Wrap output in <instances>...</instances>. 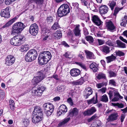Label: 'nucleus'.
<instances>
[{"instance_id": "1", "label": "nucleus", "mask_w": 127, "mask_h": 127, "mask_svg": "<svg viewBox=\"0 0 127 127\" xmlns=\"http://www.w3.org/2000/svg\"><path fill=\"white\" fill-rule=\"evenodd\" d=\"M52 56L50 52L48 51H44L39 54L38 62L41 65L46 64L51 59Z\"/></svg>"}, {"instance_id": "2", "label": "nucleus", "mask_w": 127, "mask_h": 127, "mask_svg": "<svg viewBox=\"0 0 127 127\" xmlns=\"http://www.w3.org/2000/svg\"><path fill=\"white\" fill-rule=\"evenodd\" d=\"M72 7L67 4L61 5L58 10L57 14L58 17H61L66 15L71 10Z\"/></svg>"}, {"instance_id": "3", "label": "nucleus", "mask_w": 127, "mask_h": 127, "mask_svg": "<svg viewBox=\"0 0 127 127\" xmlns=\"http://www.w3.org/2000/svg\"><path fill=\"white\" fill-rule=\"evenodd\" d=\"M25 39V38L23 35L18 34L11 39L10 43L12 45L19 46L23 43Z\"/></svg>"}, {"instance_id": "4", "label": "nucleus", "mask_w": 127, "mask_h": 127, "mask_svg": "<svg viewBox=\"0 0 127 127\" xmlns=\"http://www.w3.org/2000/svg\"><path fill=\"white\" fill-rule=\"evenodd\" d=\"M37 56L36 50L34 49H31L28 52L25 56V60L27 62H31L35 60Z\"/></svg>"}, {"instance_id": "5", "label": "nucleus", "mask_w": 127, "mask_h": 127, "mask_svg": "<svg viewBox=\"0 0 127 127\" xmlns=\"http://www.w3.org/2000/svg\"><path fill=\"white\" fill-rule=\"evenodd\" d=\"M25 27L24 24L22 22H17L13 25L12 32V33H20Z\"/></svg>"}, {"instance_id": "6", "label": "nucleus", "mask_w": 127, "mask_h": 127, "mask_svg": "<svg viewBox=\"0 0 127 127\" xmlns=\"http://www.w3.org/2000/svg\"><path fill=\"white\" fill-rule=\"evenodd\" d=\"M113 55L112 54L111 56L106 57V61L107 63H109L114 61L116 59V57L118 56H123L125 55V54L121 51L117 50L114 53Z\"/></svg>"}, {"instance_id": "7", "label": "nucleus", "mask_w": 127, "mask_h": 127, "mask_svg": "<svg viewBox=\"0 0 127 127\" xmlns=\"http://www.w3.org/2000/svg\"><path fill=\"white\" fill-rule=\"evenodd\" d=\"M45 89L46 88L43 86H38L37 89L35 87L33 88L32 92V95L36 96H40Z\"/></svg>"}, {"instance_id": "8", "label": "nucleus", "mask_w": 127, "mask_h": 127, "mask_svg": "<svg viewBox=\"0 0 127 127\" xmlns=\"http://www.w3.org/2000/svg\"><path fill=\"white\" fill-rule=\"evenodd\" d=\"M38 27L37 25L34 23L30 26L29 29V32L32 35L35 36L38 33Z\"/></svg>"}, {"instance_id": "9", "label": "nucleus", "mask_w": 127, "mask_h": 127, "mask_svg": "<svg viewBox=\"0 0 127 127\" xmlns=\"http://www.w3.org/2000/svg\"><path fill=\"white\" fill-rule=\"evenodd\" d=\"M39 75L34 77L32 80V82L34 85L36 84L43 79L45 77V75L43 74L42 72H38Z\"/></svg>"}, {"instance_id": "10", "label": "nucleus", "mask_w": 127, "mask_h": 127, "mask_svg": "<svg viewBox=\"0 0 127 127\" xmlns=\"http://www.w3.org/2000/svg\"><path fill=\"white\" fill-rule=\"evenodd\" d=\"M15 60V58L13 56L9 55L5 59V64L7 65H11L14 64Z\"/></svg>"}, {"instance_id": "11", "label": "nucleus", "mask_w": 127, "mask_h": 127, "mask_svg": "<svg viewBox=\"0 0 127 127\" xmlns=\"http://www.w3.org/2000/svg\"><path fill=\"white\" fill-rule=\"evenodd\" d=\"M106 24L108 30L111 32H113L116 31V27L114 26L112 21L107 20L106 22Z\"/></svg>"}, {"instance_id": "12", "label": "nucleus", "mask_w": 127, "mask_h": 127, "mask_svg": "<svg viewBox=\"0 0 127 127\" xmlns=\"http://www.w3.org/2000/svg\"><path fill=\"white\" fill-rule=\"evenodd\" d=\"M9 9L8 8L6 7L5 9L1 10L0 13V16L6 18H9L10 17V14Z\"/></svg>"}, {"instance_id": "13", "label": "nucleus", "mask_w": 127, "mask_h": 127, "mask_svg": "<svg viewBox=\"0 0 127 127\" xmlns=\"http://www.w3.org/2000/svg\"><path fill=\"white\" fill-rule=\"evenodd\" d=\"M67 111L66 106L64 104L61 105L58 111V114L59 116L62 114H64Z\"/></svg>"}, {"instance_id": "14", "label": "nucleus", "mask_w": 127, "mask_h": 127, "mask_svg": "<svg viewBox=\"0 0 127 127\" xmlns=\"http://www.w3.org/2000/svg\"><path fill=\"white\" fill-rule=\"evenodd\" d=\"M96 111L95 107H92L90 109L85 111L83 113L84 116H90L93 114Z\"/></svg>"}, {"instance_id": "15", "label": "nucleus", "mask_w": 127, "mask_h": 127, "mask_svg": "<svg viewBox=\"0 0 127 127\" xmlns=\"http://www.w3.org/2000/svg\"><path fill=\"white\" fill-rule=\"evenodd\" d=\"M78 113L79 110L76 108L71 109L69 111L68 116L71 117L76 116L78 115Z\"/></svg>"}, {"instance_id": "16", "label": "nucleus", "mask_w": 127, "mask_h": 127, "mask_svg": "<svg viewBox=\"0 0 127 127\" xmlns=\"http://www.w3.org/2000/svg\"><path fill=\"white\" fill-rule=\"evenodd\" d=\"M32 114L43 116L42 109L40 107L36 106L35 107Z\"/></svg>"}, {"instance_id": "17", "label": "nucleus", "mask_w": 127, "mask_h": 127, "mask_svg": "<svg viewBox=\"0 0 127 127\" xmlns=\"http://www.w3.org/2000/svg\"><path fill=\"white\" fill-rule=\"evenodd\" d=\"M33 116L32 118V122L35 124L39 123L43 119V116L35 115L32 114Z\"/></svg>"}, {"instance_id": "18", "label": "nucleus", "mask_w": 127, "mask_h": 127, "mask_svg": "<svg viewBox=\"0 0 127 127\" xmlns=\"http://www.w3.org/2000/svg\"><path fill=\"white\" fill-rule=\"evenodd\" d=\"M99 10L101 14H104L107 13L109 10V8L107 6L102 5L99 7Z\"/></svg>"}, {"instance_id": "19", "label": "nucleus", "mask_w": 127, "mask_h": 127, "mask_svg": "<svg viewBox=\"0 0 127 127\" xmlns=\"http://www.w3.org/2000/svg\"><path fill=\"white\" fill-rule=\"evenodd\" d=\"M92 90L91 87H88L86 88L84 92V95L86 98H87L92 94Z\"/></svg>"}, {"instance_id": "20", "label": "nucleus", "mask_w": 127, "mask_h": 127, "mask_svg": "<svg viewBox=\"0 0 127 127\" xmlns=\"http://www.w3.org/2000/svg\"><path fill=\"white\" fill-rule=\"evenodd\" d=\"M118 115L116 113H113L108 116V118L107 119V122L114 121L118 119Z\"/></svg>"}, {"instance_id": "21", "label": "nucleus", "mask_w": 127, "mask_h": 127, "mask_svg": "<svg viewBox=\"0 0 127 127\" xmlns=\"http://www.w3.org/2000/svg\"><path fill=\"white\" fill-rule=\"evenodd\" d=\"M70 74L72 76L76 77L80 74V71L78 69H72L70 70Z\"/></svg>"}, {"instance_id": "22", "label": "nucleus", "mask_w": 127, "mask_h": 127, "mask_svg": "<svg viewBox=\"0 0 127 127\" xmlns=\"http://www.w3.org/2000/svg\"><path fill=\"white\" fill-rule=\"evenodd\" d=\"M43 106L44 111L54 108V106L52 104L49 103H44L43 104Z\"/></svg>"}, {"instance_id": "23", "label": "nucleus", "mask_w": 127, "mask_h": 127, "mask_svg": "<svg viewBox=\"0 0 127 127\" xmlns=\"http://www.w3.org/2000/svg\"><path fill=\"white\" fill-rule=\"evenodd\" d=\"M100 49L103 54L105 55L109 53L110 52L109 47L105 45L101 47Z\"/></svg>"}, {"instance_id": "24", "label": "nucleus", "mask_w": 127, "mask_h": 127, "mask_svg": "<svg viewBox=\"0 0 127 127\" xmlns=\"http://www.w3.org/2000/svg\"><path fill=\"white\" fill-rule=\"evenodd\" d=\"M91 63L90 65V68L92 69L94 72L97 71L98 69V65L94 62H91Z\"/></svg>"}, {"instance_id": "25", "label": "nucleus", "mask_w": 127, "mask_h": 127, "mask_svg": "<svg viewBox=\"0 0 127 127\" xmlns=\"http://www.w3.org/2000/svg\"><path fill=\"white\" fill-rule=\"evenodd\" d=\"M114 96V97L112 99L111 101L112 102L117 101L119 100V99H122L123 98V97L120 95L118 92L115 93Z\"/></svg>"}, {"instance_id": "26", "label": "nucleus", "mask_w": 127, "mask_h": 127, "mask_svg": "<svg viewBox=\"0 0 127 127\" xmlns=\"http://www.w3.org/2000/svg\"><path fill=\"white\" fill-rule=\"evenodd\" d=\"M79 25H77L75 28L74 32L76 36L80 37L81 36V31L79 29Z\"/></svg>"}, {"instance_id": "27", "label": "nucleus", "mask_w": 127, "mask_h": 127, "mask_svg": "<svg viewBox=\"0 0 127 127\" xmlns=\"http://www.w3.org/2000/svg\"><path fill=\"white\" fill-rule=\"evenodd\" d=\"M81 1L82 4L83 5L86 6L88 8H91V4H93V3L91 4L86 0H80Z\"/></svg>"}, {"instance_id": "28", "label": "nucleus", "mask_w": 127, "mask_h": 127, "mask_svg": "<svg viewBox=\"0 0 127 127\" xmlns=\"http://www.w3.org/2000/svg\"><path fill=\"white\" fill-rule=\"evenodd\" d=\"M85 52L87 59H91L94 58V55L92 52L88 50H85Z\"/></svg>"}, {"instance_id": "29", "label": "nucleus", "mask_w": 127, "mask_h": 127, "mask_svg": "<svg viewBox=\"0 0 127 127\" xmlns=\"http://www.w3.org/2000/svg\"><path fill=\"white\" fill-rule=\"evenodd\" d=\"M110 88L113 91H112L110 90H109L108 93V94L109 95V99H111L112 98V96L113 95V94L114 95L115 93H116L117 92H118V91L115 90L114 88Z\"/></svg>"}, {"instance_id": "30", "label": "nucleus", "mask_w": 127, "mask_h": 127, "mask_svg": "<svg viewBox=\"0 0 127 127\" xmlns=\"http://www.w3.org/2000/svg\"><path fill=\"white\" fill-rule=\"evenodd\" d=\"M88 102L89 104L93 103L94 104L98 102L97 100V95H96L95 100V97H93L92 99L88 100Z\"/></svg>"}, {"instance_id": "31", "label": "nucleus", "mask_w": 127, "mask_h": 127, "mask_svg": "<svg viewBox=\"0 0 127 127\" xmlns=\"http://www.w3.org/2000/svg\"><path fill=\"white\" fill-rule=\"evenodd\" d=\"M116 43L118 47H119L124 48L126 47V44L119 40H117Z\"/></svg>"}, {"instance_id": "32", "label": "nucleus", "mask_w": 127, "mask_h": 127, "mask_svg": "<svg viewBox=\"0 0 127 127\" xmlns=\"http://www.w3.org/2000/svg\"><path fill=\"white\" fill-rule=\"evenodd\" d=\"M65 86L63 85L59 86L56 89V90L57 93L62 92L64 91Z\"/></svg>"}, {"instance_id": "33", "label": "nucleus", "mask_w": 127, "mask_h": 127, "mask_svg": "<svg viewBox=\"0 0 127 127\" xmlns=\"http://www.w3.org/2000/svg\"><path fill=\"white\" fill-rule=\"evenodd\" d=\"M55 37L57 38L58 39H60L62 36L61 32L60 31H57L54 35Z\"/></svg>"}, {"instance_id": "34", "label": "nucleus", "mask_w": 127, "mask_h": 127, "mask_svg": "<svg viewBox=\"0 0 127 127\" xmlns=\"http://www.w3.org/2000/svg\"><path fill=\"white\" fill-rule=\"evenodd\" d=\"M108 5L111 8V10H113L114 7L116 5V2L114 1H110Z\"/></svg>"}, {"instance_id": "35", "label": "nucleus", "mask_w": 127, "mask_h": 127, "mask_svg": "<svg viewBox=\"0 0 127 127\" xmlns=\"http://www.w3.org/2000/svg\"><path fill=\"white\" fill-rule=\"evenodd\" d=\"M123 21L121 23V26L125 27L126 24H127V16H125L124 18L122 20Z\"/></svg>"}, {"instance_id": "36", "label": "nucleus", "mask_w": 127, "mask_h": 127, "mask_svg": "<svg viewBox=\"0 0 127 127\" xmlns=\"http://www.w3.org/2000/svg\"><path fill=\"white\" fill-rule=\"evenodd\" d=\"M87 41H88L90 43L92 44L94 41V39L91 36L88 35L85 37Z\"/></svg>"}, {"instance_id": "37", "label": "nucleus", "mask_w": 127, "mask_h": 127, "mask_svg": "<svg viewBox=\"0 0 127 127\" xmlns=\"http://www.w3.org/2000/svg\"><path fill=\"white\" fill-rule=\"evenodd\" d=\"M9 103L10 109L12 110H14L15 107V103L14 101L12 99H10L9 100Z\"/></svg>"}, {"instance_id": "38", "label": "nucleus", "mask_w": 127, "mask_h": 127, "mask_svg": "<svg viewBox=\"0 0 127 127\" xmlns=\"http://www.w3.org/2000/svg\"><path fill=\"white\" fill-rule=\"evenodd\" d=\"M108 72L109 74V76L110 77H115L116 76V73L114 72L111 70H108Z\"/></svg>"}, {"instance_id": "39", "label": "nucleus", "mask_w": 127, "mask_h": 127, "mask_svg": "<svg viewBox=\"0 0 127 127\" xmlns=\"http://www.w3.org/2000/svg\"><path fill=\"white\" fill-rule=\"evenodd\" d=\"M101 101L103 102H107L108 101V98L107 96L105 94H104L101 98Z\"/></svg>"}, {"instance_id": "40", "label": "nucleus", "mask_w": 127, "mask_h": 127, "mask_svg": "<svg viewBox=\"0 0 127 127\" xmlns=\"http://www.w3.org/2000/svg\"><path fill=\"white\" fill-rule=\"evenodd\" d=\"M60 28V26L59 25L58 21L56 22L52 27L53 29L54 30H56Z\"/></svg>"}, {"instance_id": "41", "label": "nucleus", "mask_w": 127, "mask_h": 127, "mask_svg": "<svg viewBox=\"0 0 127 127\" xmlns=\"http://www.w3.org/2000/svg\"><path fill=\"white\" fill-rule=\"evenodd\" d=\"M70 117H68L67 118H66L64 119V120L62 122L60 123L58 125L59 126H61L64 124L68 122L70 120Z\"/></svg>"}, {"instance_id": "42", "label": "nucleus", "mask_w": 127, "mask_h": 127, "mask_svg": "<svg viewBox=\"0 0 127 127\" xmlns=\"http://www.w3.org/2000/svg\"><path fill=\"white\" fill-rule=\"evenodd\" d=\"M97 77L99 79L106 78L105 75L103 73H98Z\"/></svg>"}, {"instance_id": "43", "label": "nucleus", "mask_w": 127, "mask_h": 127, "mask_svg": "<svg viewBox=\"0 0 127 127\" xmlns=\"http://www.w3.org/2000/svg\"><path fill=\"white\" fill-rule=\"evenodd\" d=\"M83 81H74L72 82V84L74 85H81L83 83Z\"/></svg>"}, {"instance_id": "44", "label": "nucleus", "mask_w": 127, "mask_h": 127, "mask_svg": "<svg viewBox=\"0 0 127 127\" xmlns=\"http://www.w3.org/2000/svg\"><path fill=\"white\" fill-rule=\"evenodd\" d=\"M54 110V108L50 109L49 110H46L44 111V112L45 114L47 116H49L52 114V113L53 112Z\"/></svg>"}, {"instance_id": "45", "label": "nucleus", "mask_w": 127, "mask_h": 127, "mask_svg": "<svg viewBox=\"0 0 127 127\" xmlns=\"http://www.w3.org/2000/svg\"><path fill=\"white\" fill-rule=\"evenodd\" d=\"M29 45L26 44L23 45L22 46L21 50L23 51H26L28 50Z\"/></svg>"}, {"instance_id": "46", "label": "nucleus", "mask_w": 127, "mask_h": 127, "mask_svg": "<svg viewBox=\"0 0 127 127\" xmlns=\"http://www.w3.org/2000/svg\"><path fill=\"white\" fill-rule=\"evenodd\" d=\"M123 7L120 8H119L118 7H116L114 10V13L113 14L114 15H116L120 10L123 9Z\"/></svg>"}, {"instance_id": "47", "label": "nucleus", "mask_w": 127, "mask_h": 127, "mask_svg": "<svg viewBox=\"0 0 127 127\" xmlns=\"http://www.w3.org/2000/svg\"><path fill=\"white\" fill-rule=\"evenodd\" d=\"M99 19L98 16L97 15H94L92 17V21L94 23L97 22Z\"/></svg>"}, {"instance_id": "48", "label": "nucleus", "mask_w": 127, "mask_h": 127, "mask_svg": "<svg viewBox=\"0 0 127 127\" xmlns=\"http://www.w3.org/2000/svg\"><path fill=\"white\" fill-rule=\"evenodd\" d=\"M99 19L98 16L97 15H94L92 17V21L94 23L97 22Z\"/></svg>"}, {"instance_id": "49", "label": "nucleus", "mask_w": 127, "mask_h": 127, "mask_svg": "<svg viewBox=\"0 0 127 127\" xmlns=\"http://www.w3.org/2000/svg\"><path fill=\"white\" fill-rule=\"evenodd\" d=\"M76 64L77 65L80 66L81 68L84 69H86V68L85 64L81 62H76Z\"/></svg>"}, {"instance_id": "50", "label": "nucleus", "mask_w": 127, "mask_h": 127, "mask_svg": "<svg viewBox=\"0 0 127 127\" xmlns=\"http://www.w3.org/2000/svg\"><path fill=\"white\" fill-rule=\"evenodd\" d=\"M44 2V0H35V3L37 6L42 5Z\"/></svg>"}, {"instance_id": "51", "label": "nucleus", "mask_w": 127, "mask_h": 127, "mask_svg": "<svg viewBox=\"0 0 127 127\" xmlns=\"http://www.w3.org/2000/svg\"><path fill=\"white\" fill-rule=\"evenodd\" d=\"M116 82L113 79L110 80L109 81V85L114 86H116Z\"/></svg>"}, {"instance_id": "52", "label": "nucleus", "mask_w": 127, "mask_h": 127, "mask_svg": "<svg viewBox=\"0 0 127 127\" xmlns=\"http://www.w3.org/2000/svg\"><path fill=\"white\" fill-rule=\"evenodd\" d=\"M30 121L28 119H24L23 121V123L25 126H27L29 124Z\"/></svg>"}, {"instance_id": "53", "label": "nucleus", "mask_w": 127, "mask_h": 127, "mask_svg": "<svg viewBox=\"0 0 127 127\" xmlns=\"http://www.w3.org/2000/svg\"><path fill=\"white\" fill-rule=\"evenodd\" d=\"M16 20V18H14L9 21L7 23L10 26Z\"/></svg>"}, {"instance_id": "54", "label": "nucleus", "mask_w": 127, "mask_h": 127, "mask_svg": "<svg viewBox=\"0 0 127 127\" xmlns=\"http://www.w3.org/2000/svg\"><path fill=\"white\" fill-rule=\"evenodd\" d=\"M103 22L101 21L100 19L97 22L94 23L95 25L98 26H101L102 25Z\"/></svg>"}, {"instance_id": "55", "label": "nucleus", "mask_w": 127, "mask_h": 127, "mask_svg": "<svg viewBox=\"0 0 127 127\" xmlns=\"http://www.w3.org/2000/svg\"><path fill=\"white\" fill-rule=\"evenodd\" d=\"M53 21V19L52 17L50 16L47 17V21L48 23L50 24Z\"/></svg>"}, {"instance_id": "56", "label": "nucleus", "mask_w": 127, "mask_h": 127, "mask_svg": "<svg viewBox=\"0 0 127 127\" xmlns=\"http://www.w3.org/2000/svg\"><path fill=\"white\" fill-rule=\"evenodd\" d=\"M106 43V44L109 45V46H112L114 45V44L112 42L111 40H108L107 41Z\"/></svg>"}, {"instance_id": "57", "label": "nucleus", "mask_w": 127, "mask_h": 127, "mask_svg": "<svg viewBox=\"0 0 127 127\" xmlns=\"http://www.w3.org/2000/svg\"><path fill=\"white\" fill-rule=\"evenodd\" d=\"M113 110H108L106 111L105 112V114L106 116H108V115H110L112 114L113 112H112Z\"/></svg>"}, {"instance_id": "58", "label": "nucleus", "mask_w": 127, "mask_h": 127, "mask_svg": "<svg viewBox=\"0 0 127 127\" xmlns=\"http://www.w3.org/2000/svg\"><path fill=\"white\" fill-rule=\"evenodd\" d=\"M126 115L124 114H122L120 117V119L121 122L122 123L124 121L125 117Z\"/></svg>"}, {"instance_id": "59", "label": "nucleus", "mask_w": 127, "mask_h": 127, "mask_svg": "<svg viewBox=\"0 0 127 127\" xmlns=\"http://www.w3.org/2000/svg\"><path fill=\"white\" fill-rule=\"evenodd\" d=\"M95 124H96V125L97 126V127H99L101 126V121L99 120H96Z\"/></svg>"}, {"instance_id": "60", "label": "nucleus", "mask_w": 127, "mask_h": 127, "mask_svg": "<svg viewBox=\"0 0 127 127\" xmlns=\"http://www.w3.org/2000/svg\"><path fill=\"white\" fill-rule=\"evenodd\" d=\"M78 56L82 60L84 59V55L83 52H81L78 55Z\"/></svg>"}, {"instance_id": "61", "label": "nucleus", "mask_w": 127, "mask_h": 127, "mask_svg": "<svg viewBox=\"0 0 127 127\" xmlns=\"http://www.w3.org/2000/svg\"><path fill=\"white\" fill-rule=\"evenodd\" d=\"M106 88L105 87L102 88L101 89L98 90V92L101 93H104L106 92Z\"/></svg>"}, {"instance_id": "62", "label": "nucleus", "mask_w": 127, "mask_h": 127, "mask_svg": "<svg viewBox=\"0 0 127 127\" xmlns=\"http://www.w3.org/2000/svg\"><path fill=\"white\" fill-rule=\"evenodd\" d=\"M83 32L85 35H87L89 34V32L88 30L86 28H83Z\"/></svg>"}, {"instance_id": "63", "label": "nucleus", "mask_w": 127, "mask_h": 127, "mask_svg": "<svg viewBox=\"0 0 127 127\" xmlns=\"http://www.w3.org/2000/svg\"><path fill=\"white\" fill-rule=\"evenodd\" d=\"M67 102L71 105L72 106L73 105V102L71 99L70 98H69L67 100Z\"/></svg>"}, {"instance_id": "64", "label": "nucleus", "mask_w": 127, "mask_h": 127, "mask_svg": "<svg viewBox=\"0 0 127 127\" xmlns=\"http://www.w3.org/2000/svg\"><path fill=\"white\" fill-rule=\"evenodd\" d=\"M12 0H5V3L6 5H9L12 2Z\"/></svg>"}]
</instances>
